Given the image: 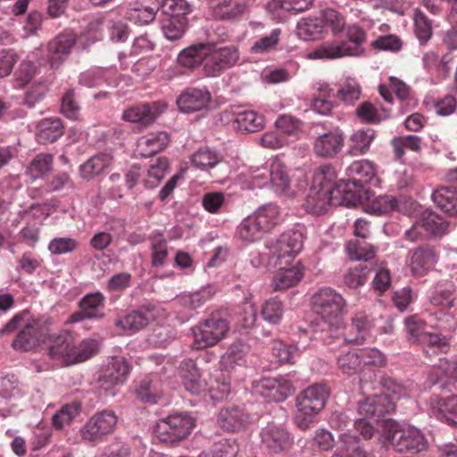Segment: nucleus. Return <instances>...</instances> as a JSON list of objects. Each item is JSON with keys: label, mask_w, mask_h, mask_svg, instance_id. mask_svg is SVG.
Instances as JSON below:
<instances>
[{"label": "nucleus", "mask_w": 457, "mask_h": 457, "mask_svg": "<svg viewBox=\"0 0 457 457\" xmlns=\"http://www.w3.org/2000/svg\"><path fill=\"white\" fill-rule=\"evenodd\" d=\"M160 9L159 0H133L125 12V17L137 25H146L154 21Z\"/></svg>", "instance_id": "obj_20"}, {"label": "nucleus", "mask_w": 457, "mask_h": 457, "mask_svg": "<svg viewBox=\"0 0 457 457\" xmlns=\"http://www.w3.org/2000/svg\"><path fill=\"white\" fill-rule=\"evenodd\" d=\"M80 411V404L71 403L63 405L52 417L53 426L56 429H62L65 425L69 424Z\"/></svg>", "instance_id": "obj_61"}, {"label": "nucleus", "mask_w": 457, "mask_h": 457, "mask_svg": "<svg viewBox=\"0 0 457 457\" xmlns=\"http://www.w3.org/2000/svg\"><path fill=\"white\" fill-rule=\"evenodd\" d=\"M226 39L209 40L193 44L182 49L177 62L181 67L195 69L202 66L207 77H218L239 61V50L234 45L221 46Z\"/></svg>", "instance_id": "obj_1"}, {"label": "nucleus", "mask_w": 457, "mask_h": 457, "mask_svg": "<svg viewBox=\"0 0 457 457\" xmlns=\"http://www.w3.org/2000/svg\"><path fill=\"white\" fill-rule=\"evenodd\" d=\"M237 233L238 237L245 242H254L261 239L265 234L253 214L245 217L237 226Z\"/></svg>", "instance_id": "obj_46"}, {"label": "nucleus", "mask_w": 457, "mask_h": 457, "mask_svg": "<svg viewBox=\"0 0 457 457\" xmlns=\"http://www.w3.org/2000/svg\"><path fill=\"white\" fill-rule=\"evenodd\" d=\"M131 371L129 361L122 356L110 357L103 365L99 376L100 387L104 389L106 395L114 396L113 387L124 384Z\"/></svg>", "instance_id": "obj_13"}, {"label": "nucleus", "mask_w": 457, "mask_h": 457, "mask_svg": "<svg viewBox=\"0 0 457 457\" xmlns=\"http://www.w3.org/2000/svg\"><path fill=\"white\" fill-rule=\"evenodd\" d=\"M78 246L79 242L75 238L57 237L49 242L47 249L54 255H62L74 252Z\"/></svg>", "instance_id": "obj_63"}, {"label": "nucleus", "mask_w": 457, "mask_h": 457, "mask_svg": "<svg viewBox=\"0 0 457 457\" xmlns=\"http://www.w3.org/2000/svg\"><path fill=\"white\" fill-rule=\"evenodd\" d=\"M312 307L321 319L317 338L330 344L343 337L346 301L339 293L329 287L320 288L312 297Z\"/></svg>", "instance_id": "obj_2"}, {"label": "nucleus", "mask_w": 457, "mask_h": 457, "mask_svg": "<svg viewBox=\"0 0 457 457\" xmlns=\"http://www.w3.org/2000/svg\"><path fill=\"white\" fill-rule=\"evenodd\" d=\"M371 271L370 264L367 262L359 263L348 270L344 276V282L351 288H357L365 284Z\"/></svg>", "instance_id": "obj_53"}, {"label": "nucleus", "mask_w": 457, "mask_h": 457, "mask_svg": "<svg viewBox=\"0 0 457 457\" xmlns=\"http://www.w3.org/2000/svg\"><path fill=\"white\" fill-rule=\"evenodd\" d=\"M304 231V227L298 224L265 244V248L270 250L278 266H289L294 262L295 258L303 250Z\"/></svg>", "instance_id": "obj_7"}, {"label": "nucleus", "mask_w": 457, "mask_h": 457, "mask_svg": "<svg viewBox=\"0 0 457 457\" xmlns=\"http://www.w3.org/2000/svg\"><path fill=\"white\" fill-rule=\"evenodd\" d=\"M329 394L328 387L322 383L313 384L303 390L296 397L295 425L300 429H308L324 408Z\"/></svg>", "instance_id": "obj_4"}, {"label": "nucleus", "mask_w": 457, "mask_h": 457, "mask_svg": "<svg viewBox=\"0 0 457 457\" xmlns=\"http://www.w3.org/2000/svg\"><path fill=\"white\" fill-rule=\"evenodd\" d=\"M117 421L118 417L113 411H98L80 428L79 436L85 442L98 444L114 431Z\"/></svg>", "instance_id": "obj_12"}, {"label": "nucleus", "mask_w": 457, "mask_h": 457, "mask_svg": "<svg viewBox=\"0 0 457 457\" xmlns=\"http://www.w3.org/2000/svg\"><path fill=\"white\" fill-rule=\"evenodd\" d=\"M313 0H270L267 4V11L273 20L282 21L287 14H296L308 10Z\"/></svg>", "instance_id": "obj_24"}, {"label": "nucleus", "mask_w": 457, "mask_h": 457, "mask_svg": "<svg viewBox=\"0 0 457 457\" xmlns=\"http://www.w3.org/2000/svg\"><path fill=\"white\" fill-rule=\"evenodd\" d=\"M211 100V94L206 88H189L177 100L180 112L188 113L206 107Z\"/></svg>", "instance_id": "obj_29"}, {"label": "nucleus", "mask_w": 457, "mask_h": 457, "mask_svg": "<svg viewBox=\"0 0 457 457\" xmlns=\"http://www.w3.org/2000/svg\"><path fill=\"white\" fill-rule=\"evenodd\" d=\"M217 293L214 285L208 284L195 291H184L175 298V303L186 310L195 311L211 301Z\"/></svg>", "instance_id": "obj_22"}, {"label": "nucleus", "mask_w": 457, "mask_h": 457, "mask_svg": "<svg viewBox=\"0 0 457 457\" xmlns=\"http://www.w3.org/2000/svg\"><path fill=\"white\" fill-rule=\"evenodd\" d=\"M263 127V116L251 110L238 112L233 120V128L240 132L254 133Z\"/></svg>", "instance_id": "obj_38"}, {"label": "nucleus", "mask_w": 457, "mask_h": 457, "mask_svg": "<svg viewBox=\"0 0 457 457\" xmlns=\"http://www.w3.org/2000/svg\"><path fill=\"white\" fill-rule=\"evenodd\" d=\"M373 326V320L365 312H359L352 319V327L357 332L354 337H343L342 339L346 343L362 344L365 337Z\"/></svg>", "instance_id": "obj_49"}, {"label": "nucleus", "mask_w": 457, "mask_h": 457, "mask_svg": "<svg viewBox=\"0 0 457 457\" xmlns=\"http://www.w3.org/2000/svg\"><path fill=\"white\" fill-rule=\"evenodd\" d=\"M53 156L48 154H37L27 169L28 176L36 180L46 175L52 168Z\"/></svg>", "instance_id": "obj_54"}, {"label": "nucleus", "mask_w": 457, "mask_h": 457, "mask_svg": "<svg viewBox=\"0 0 457 457\" xmlns=\"http://www.w3.org/2000/svg\"><path fill=\"white\" fill-rule=\"evenodd\" d=\"M261 395L270 402L281 403L294 392L293 383L284 376L263 378L259 383Z\"/></svg>", "instance_id": "obj_17"}, {"label": "nucleus", "mask_w": 457, "mask_h": 457, "mask_svg": "<svg viewBox=\"0 0 457 457\" xmlns=\"http://www.w3.org/2000/svg\"><path fill=\"white\" fill-rule=\"evenodd\" d=\"M279 270L275 273L271 287L275 291H283L297 285L303 276V267L300 262L289 266H278Z\"/></svg>", "instance_id": "obj_27"}, {"label": "nucleus", "mask_w": 457, "mask_h": 457, "mask_svg": "<svg viewBox=\"0 0 457 457\" xmlns=\"http://www.w3.org/2000/svg\"><path fill=\"white\" fill-rule=\"evenodd\" d=\"M455 298L454 287L449 284L436 287L430 296V302L434 305L452 309L454 306Z\"/></svg>", "instance_id": "obj_56"}, {"label": "nucleus", "mask_w": 457, "mask_h": 457, "mask_svg": "<svg viewBox=\"0 0 457 457\" xmlns=\"http://www.w3.org/2000/svg\"><path fill=\"white\" fill-rule=\"evenodd\" d=\"M324 30V21L321 18L308 17L301 19L296 25V35L303 41L320 38Z\"/></svg>", "instance_id": "obj_39"}, {"label": "nucleus", "mask_w": 457, "mask_h": 457, "mask_svg": "<svg viewBox=\"0 0 457 457\" xmlns=\"http://www.w3.org/2000/svg\"><path fill=\"white\" fill-rule=\"evenodd\" d=\"M428 380L441 391L452 393V386L457 391V359L440 358L438 363L430 369Z\"/></svg>", "instance_id": "obj_14"}, {"label": "nucleus", "mask_w": 457, "mask_h": 457, "mask_svg": "<svg viewBox=\"0 0 457 457\" xmlns=\"http://www.w3.org/2000/svg\"><path fill=\"white\" fill-rule=\"evenodd\" d=\"M167 108L163 102L145 103L132 106L123 112L122 119L129 122L149 125L153 123Z\"/></svg>", "instance_id": "obj_18"}, {"label": "nucleus", "mask_w": 457, "mask_h": 457, "mask_svg": "<svg viewBox=\"0 0 457 457\" xmlns=\"http://www.w3.org/2000/svg\"><path fill=\"white\" fill-rule=\"evenodd\" d=\"M169 140V135L164 131L148 133L138 138L137 152L142 157H151L162 151L167 146Z\"/></svg>", "instance_id": "obj_31"}, {"label": "nucleus", "mask_w": 457, "mask_h": 457, "mask_svg": "<svg viewBox=\"0 0 457 457\" xmlns=\"http://www.w3.org/2000/svg\"><path fill=\"white\" fill-rule=\"evenodd\" d=\"M238 445L235 440L222 438L212 445L210 450L200 453L199 457H236Z\"/></svg>", "instance_id": "obj_50"}, {"label": "nucleus", "mask_w": 457, "mask_h": 457, "mask_svg": "<svg viewBox=\"0 0 457 457\" xmlns=\"http://www.w3.org/2000/svg\"><path fill=\"white\" fill-rule=\"evenodd\" d=\"M337 173L329 164L319 167L312 179L310 193L306 199V211L315 215H320L327 211V206L336 204L333 194L336 191Z\"/></svg>", "instance_id": "obj_3"}, {"label": "nucleus", "mask_w": 457, "mask_h": 457, "mask_svg": "<svg viewBox=\"0 0 457 457\" xmlns=\"http://www.w3.org/2000/svg\"><path fill=\"white\" fill-rule=\"evenodd\" d=\"M382 386L384 389L382 395H388L394 404L395 400L411 396L414 389L411 382H401L392 378H384Z\"/></svg>", "instance_id": "obj_45"}, {"label": "nucleus", "mask_w": 457, "mask_h": 457, "mask_svg": "<svg viewBox=\"0 0 457 457\" xmlns=\"http://www.w3.org/2000/svg\"><path fill=\"white\" fill-rule=\"evenodd\" d=\"M281 35L280 29H274L271 32L256 40L251 46V53L256 54H267L277 49Z\"/></svg>", "instance_id": "obj_57"}, {"label": "nucleus", "mask_w": 457, "mask_h": 457, "mask_svg": "<svg viewBox=\"0 0 457 457\" xmlns=\"http://www.w3.org/2000/svg\"><path fill=\"white\" fill-rule=\"evenodd\" d=\"M195 426V420L188 413H176L159 420L154 433L161 442L174 444L186 438Z\"/></svg>", "instance_id": "obj_9"}, {"label": "nucleus", "mask_w": 457, "mask_h": 457, "mask_svg": "<svg viewBox=\"0 0 457 457\" xmlns=\"http://www.w3.org/2000/svg\"><path fill=\"white\" fill-rule=\"evenodd\" d=\"M168 168V160L164 157L158 158L147 170L146 178L143 179L144 186L149 189L155 187L163 179Z\"/></svg>", "instance_id": "obj_55"}, {"label": "nucleus", "mask_w": 457, "mask_h": 457, "mask_svg": "<svg viewBox=\"0 0 457 457\" xmlns=\"http://www.w3.org/2000/svg\"><path fill=\"white\" fill-rule=\"evenodd\" d=\"M222 158L219 151L210 147H201L191 155V162L201 170H209L218 165Z\"/></svg>", "instance_id": "obj_43"}, {"label": "nucleus", "mask_w": 457, "mask_h": 457, "mask_svg": "<svg viewBox=\"0 0 457 457\" xmlns=\"http://www.w3.org/2000/svg\"><path fill=\"white\" fill-rule=\"evenodd\" d=\"M136 396L147 404H156L162 396V383L157 377L145 376L135 389Z\"/></svg>", "instance_id": "obj_33"}, {"label": "nucleus", "mask_w": 457, "mask_h": 457, "mask_svg": "<svg viewBox=\"0 0 457 457\" xmlns=\"http://www.w3.org/2000/svg\"><path fill=\"white\" fill-rule=\"evenodd\" d=\"M250 351L248 345L242 341L232 343L226 353L221 355L220 360V369L230 372L237 367H244L247 363V354Z\"/></svg>", "instance_id": "obj_30"}, {"label": "nucleus", "mask_w": 457, "mask_h": 457, "mask_svg": "<svg viewBox=\"0 0 457 457\" xmlns=\"http://www.w3.org/2000/svg\"><path fill=\"white\" fill-rule=\"evenodd\" d=\"M346 253L349 258L353 261H364L371 260L376 253V247L372 245L360 240H351L347 243Z\"/></svg>", "instance_id": "obj_52"}, {"label": "nucleus", "mask_w": 457, "mask_h": 457, "mask_svg": "<svg viewBox=\"0 0 457 457\" xmlns=\"http://www.w3.org/2000/svg\"><path fill=\"white\" fill-rule=\"evenodd\" d=\"M290 185V178L287 167L278 159L270 162V186L277 194L285 193Z\"/></svg>", "instance_id": "obj_41"}, {"label": "nucleus", "mask_w": 457, "mask_h": 457, "mask_svg": "<svg viewBox=\"0 0 457 457\" xmlns=\"http://www.w3.org/2000/svg\"><path fill=\"white\" fill-rule=\"evenodd\" d=\"M19 330L12 346L17 351H31L39 345L41 332L38 322L28 311L15 314L0 330L1 335H9Z\"/></svg>", "instance_id": "obj_5"}, {"label": "nucleus", "mask_w": 457, "mask_h": 457, "mask_svg": "<svg viewBox=\"0 0 457 457\" xmlns=\"http://www.w3.org/2000/svg\"><path fill=\"white\" fill-rule=\"evenodd\" d=\"M408 335L423 345L426 355L431 356L449 350V339L441 334L425 332V322L416 315L408 317L404 320Z\"/></svg>", "instance_id": "obj_11"}, {"label": "nucleus", "mask_w": 457, "mask_h": 457, "mask_svg": "<svg viewBox=\"0 0 457 457\" xmlns=\"http://www.w3.org/2000/svg\"><path fill=\"white\" fill-rule=\"evenodd\" d=\"M228 330L229 324L227 320L211 315L191 328L194 337L193 345L195 349L213 346L225 338Z\"/></svg>", "instance_id": "obj_10"}, {"label": "nucleus", "mask_w": 457, "mask_h": 457, "mask_svg": "<svg viewBox=\"0 0 457 457\" xmlns=\"http://www.w3.org/2000/svg\"><path fill=\"white\" fill-rule=\"evenodd\" d=\"M74 348L75 345L72 343V336L68 333H63L54 337L48 353L53 360L60 361L66 365H71L76 363Z\"/></svg>", "instance_id": "obj_28"}, {"label": "nucleus", "mask_w": 457, "mask_h": 457, "mask_svg": "<svg viewBox=\"0 0 457 457\" xmlns=\"http://www.w3.org/2000/svg\"><path fill=\"white\" fill-rule=\"evenodd\" d=\"M431 412L439 420L457 425V396L447 397L434 395L429 399Z\"/></svg>", "instance_id": "obj_25"}, {"label": "nucleus", "mask_w": 457, "mask_h": 457, "mask_svg": "<svg viewBox=\"0 0 457 457\" xmlns=\"http://www.w3.org/2000/svg\"><path fill=\"white\" fill-rule=\"evenodd\" d=\"M361 87L358 81L352 77H345L337 91V97L346 104H353L360 98Z\"/></svg>", "instance_id": "obj_60"}, {"label": "nucleus", "mask_w": 457, "mask_h": 457, "mask_svg": "<svg viewBox=\"0 0 457 457\" xmlns=\"http://www.w3.org/2000/svg\"><path fill=\"white\" fill-rule=\"evenodd\" d=\"M347 40L341 43H325L309 54L311 59H336L344 56H360L363 54L365 32L356 25L346 28Z\"/></svg>", "instance_id": "obj_6"}, {"label": "nucleus", "mask_w": 457, "mask_h": 457, "mask_svg": "<svg viewBox=\"0 0 457 457\" xmlns=\"http://www.w3.org/2000/svg\"><path fill=\"white\" fill-rule=\"evenodd\" d=\"M153 320V315L146 310H137L127 313L125 316L117 319L115 325L119 328L134 334L145 328Z\"/></svg>", "instance_id": "obj_35"}, {"label": "nucleus", "mask_w": 457, "mask_h": 457, "mask_svg": "<svg viewBox=\"0 0 457 457\" xmlns=\"http://www.w3.org/2000/svg\"><path fill=\"white\" fill-rule=\"evenodd\" d=\"M345 138L343 132L338 129L318 132L313 137L312 150L316 156L324 159L336 157L343 149Z\"/></svg>", "instance_id": "obj_15"}, {"label": "nucleus", "mask_w": 457, "mask_h": 457, "mask_svg": "<svg viewBox=\"0 0 457 457\" xmlns=\"http://www.w3.org/2000/svg\"><path fill=\"white\" fill-rule=\"evenodd\" d=\"M386 439L398 453H420L427 449L428 441L424 434L410 425L388 423Z\"/></svg>", "instance_id": "obj_8"}, {"label": "nucleus", "mask_w": 457, "mask_h": 457, "mask_svg": "<svg viewBox=\"0 0 457 457\" xmlns=\"http://www.w3.org/2000/svg\"><path fill=\"white\" fill-rule=\"evenodd\" d=\"M217 423L227 432H238L249 425L250 416L243 407L228 406L219 411Z\"/></svg>", "instance_id": "obj_19"}, {"label": "nucleus", "mask_w": 457, "mask_h": 457, "mask_svg": "<svg viewBox=\"0 0 457 457\" xmlns=\"http://www.w3.org/2000/svg\"><path fill=\"white\" fill-rule=\"evenodd\" d=\"M265 233L280 222V211L277 204H267L258 208L253 213Z\"/></svg>", "instance_id": "obj_44"}, {"label": "nucleus", "mask_w": 457, "mask_h": 457, "mask_svg": "<svg viewBox=\"0 0 457 457\" xmlns=\"http://www.w3.org/2000/svg\"><path fill=\"white\" fill-rule=\"evenodd\" d=\"M437 261L438 254L433 246H420L411 253L410 270L413 276L422 277L435 267Z\"/></svg>", "instance_id": "obj_21"}, {"label": "nucleus", "mask_w": 457, "mask_h": 457, "mask_svg": "<svg viewBox=\"0 0 457 457\" xmlns=\"http://www.w3.org/2000/svg\"><path fill=\"white\" fill-rule=\"evenodd\" d=\"M429 316L432 325L441 331L452 332L457 328V310L440 309Z\"/></svg>", "instance_id": "obj_48"}, {"label": "nucleus", "mask_w": 457, "mask_h": 457, "mask_svg": "<svg viewBox=\"0 0 457 457\" xmlns=\"http://www.w3.org/2000/svg\"><path fill=\"white\" fill-rule=\"evenodd\" d=\"M104 295L97 291L84 295L79 302V309L85 310L89 320H98L104 316Z\"/></svg>", "instance_id": "obj_42"}, {"label": "nucleus", "mask_w": 457, "mask_h": 457, "mask_svg": "<svg viewBox=\"0 0 457 457\" xmlns=\"http://www.w3.org/2000/svg\"><path fill=\"white\" fill-rule=\"evenodd\" d=\"M230 391V383L227 378H224L222 381L218 379L211 381V384L207 386L206 393H204V402L222 401L228 397Z\"/></svg>", "instance_id": "obj_59"}, {"label": "nucleus", "mask_w": 457, "mask_h": 457, "mask_svg": "<svg viewBox=\"0 0 457 457\" xmlns=\"http://www.w3.org/2000/svg\"><path fill=\"white\" fill-rule=\"evenodd\" d=\"M262 445L268 451L279 453L293 444V436L283 424L268 423L260 432Z\"/></svg>", "instance_id": "obj_16"}, {"label": "nucleus", "mask_w": 457, "mask_h": 457, "mask_svg": "<svg viewBox=\"0 0 457 457\" xmlns=\"http://www.w3.org/2000/svg\"><path fill=\"white\" fill-rule=\"evenodd\" d=\"M112 162V156L109 153H100L92 156L80 165V174L85 179H92L100 175Z\"/></svg>", "instance_id": "obj_40"}, {"label": "nucleus", "mask_w": 457, "mask_h": 457, "mask_svg": "<svg viewBox=\"0 0 457 457\" xmlns=\"http://www.w3.org/2000/svg\"><path fill=\"white\" fill-rule=\"evenodd\" d=\"M374 137L375 132L371 129H361L355 131L350 138V154L353 155L363 154L370 148Z\"/></svg>", "instance_id": "obj_51"}, {"label": "nucleus", "mask_w": 457, "mask_h": 457, "mask_svg": "<svg viewBox=\"0 0 457 457\" xmlns=\"http://www.w3.org/2000/svg\"><path fill=\"white\" fill-rule=\"evenodd\" d=\"M76 42V36L64 32L56 36L48 43V57L52 68H58L71 54Z\"/></svg>", "instance_id": "obj_23"}, {"label": "nucleus", "mask_w": 457, "mask_h": 457, "mask_svg": "<svg viewBox=\"0 0 457 457\" xmlns=\"http://www.w3.org/2000/svg\"><path fill=\"white\" fill-rule=\"evenodd\" d=\"M398 206V201L395 197L388 195L377 196L367 205V211L375 215H382L391 211H395Z\"/></svg>", "instance_id": "obj_62"}, {"label": "nucleus", "mask_w": 457, "mask_h": 457, "mask_svg": "<svg viewBox=\"0 0 457 457\" xmlns=\"http://www.w3.org/2000/svg\"><path fill=\"white\" fill-rule=\"evenodd\" d=\"M63 132L64 128L60 118H45L37 126L36 137L38 143L48 144L56 141Z\"/></svg>", "instance_id": "obj_36"}, {"label": "nucleus", "mask_w": 457, "mask_h": 457, "mask_svg": "<svg viewBox=\"0 0 457 457\" xmlns=\"http://www.w3.org/2000/svg\"><path fill=\"white\" fill-rule=\"evenodd\" d=\"M346 172L349 176L347 185L352 184L354 187H363L370 183L376 175L373 164L367 160L353 162L347 167Z\"/></svg>", "instance_id": "obj_34"}, {"label": "nucleus", "mask_w": 457, "mask_h": 457, "mask_svg": "<svg viewBox=\"0 0 457 457\" xmlns=\"http://www.w3.org/2000/svg\"><path fill=\"white\" fill-rule=\"evenodd\" d=\"M109 71L103 68H92L79 75V82L87 87H95L103 85L108 79Z\"/></svg>", "instance_id": "obj_64"}, {"label": "nucleus", "mask_w": 457, "mask_h": 457, "mask_svg": "<svg viewBox=\"0 0 457 457\" xmlns=\"http://www.w3.org/2000/svg\"><path fill=\"white\" fill-rule=\"evenodd\" d=\"M395 410L393 400L386 395H374L360 403L358 411L363 418L379 419Z\"/></svg>", "instance_id": "obj_26"}, {"label": "nucleus", "mask_w": 457, "mask_h": 457, "mask_svg": "<svg viewBox=\"0 0 457 457\" xmlns=\"http://www.w3.org/2000/svg\"><path fill=\"white\" fill-rule=\"evenodd\" d=\"M414 33L420 45H425L431 38L432 26L431 21L419 9H415L413 13Z\"/></svg>", "instance_id": "obj_58"}, {"label": "nucleus", "mask_w": 457, "mask_h": 457, "mask_svg": "<svg viewBox=\"0 0 457 457\" xmlns=\"http://www.w3.org/2000/svg\"><path fill=\"white\" fill-rule=\"evenodd\" d=\"M420 222L425 233L431 237L445 235L449 226L444 218L431 211H427L423 213Z\"/></svg>", "instance_id": "obj_47"}, {"label": "nucleus", "mask_w": 457, "mask_h": 457, "mask_svg": "<svg viewBox=\"0 0 457 457\" xmlns=\"http://www.w3.org/2000/svg\"><path fill=\"white\" fill-rule=\"evenodd\" d=\"M212 16L218 20H234L245 10L244 0H208Z\"/></svg>", "instance_id": "obj_32"}, {"label": "nucleus", "mask_w": 457, "mask_h": 457, "mask_svg": "<svg viewBox=\"0 0 457 457\" xmlns=\"http://www.w3.org/2000/svg\"><path fill=\"white\" fill-rule=\"evenodd\" d=\"M435 204L449 215H457V183L442 187L432 194Z\"/></svg>", "instance_id": "obj_37"}]
</instances>
